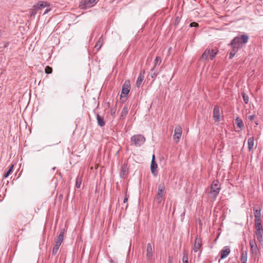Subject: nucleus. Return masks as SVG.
<instances>
[{
    "instance_id": "nucleus-41",
    "label": "nucleus",
    "mask_w": 263,
    "mask_h": 263,
    "mask_svg": "<svg viewBox=\"0 0 263 263\" xmlns=\"http://www.w3.org/2000/svg\"><path fill=\"white\" fill-rule=\"evenodd\" d=\"M198 24L196 22H192L190 24V27H197L198 26Z\"/></svg>"
},
{
    "instance_id": "nucleus-44",
    "label": "nucleus",
    "mask_w": 263,
    "mask_h": 263,
    "mask_svg": "<svg viewBox=\"0 0 263 263\" xmlns=\"http://www.w3.org/2000/svg\"><path fill=\"white\" fill-rule=\"evenodd\" d=\"M8 45H9V42H4V44H3V48H7L8 47Z\"/></svg>"
},
{
    "instance_id": "nucleus-46",
    "label": "nucleus",
    "mask_w": 263,
    "mask_h": 263,
    "mask_svg": "<svg viewBox=\"0 0 263 263\" xmlns=\"http://www.w3.org/2000/svg\"><path fill=\"white\" fill-rule=\"evenodd\" d=\"M51 10V9H47L44 12V14H45L47 13L48 12H49Z\"/></svg>"
},
{
    "instance_id": "nucleus-7",
    "label": "nucleus",
    "mask_w": 263,
    "mask_h": 263,
    "mask_svg": "<svg viewBox=\"0 0 263 263\" xmlns=\"http://www.w3.org/2000/svg\"><path fill=\"white\" fill-rule=\"evenodd\" d=\"M202 246V239L200 237H197L195 240L193 251L194 252H197L201 248Z\"/></svg>"
},
{
    "instance_id": "nucleus-1",
    "label": "nucleus",
    "mask_w": 263,
    "mask_h": 263,
    "mask_svg": "<svg viewBox=\"0 0 263 263\" xmlns=\"http://www.w3.org/2000/svg\"><path fill=\"white\" fill-rule=\"evenodd\" d=\"M220 190V185L217 180L214 181L211 185V191L209 193V197L213 200H215L219 194Z\"/></svg>"
},
{
    "instance_id": "nucleus-37",
    "label": "nucleus",
    "mask_w": 263,
    "mask_h": 263,
    "mask_svg": "<svg viewBox=\"0 0 263 263\" xmlns=\"http://www.w3.org/2000/svg\"><path fill=\"white\" fill-rule=\"evenodd\" d=\"M161 63V59L160 57H157L154 61V67L156 68V67L157 65H159Z\"/></svg>"
},
{
    "instance_id": "nucleus-8",
    "label": "nucleus",
    "mask_w": 263,
    "mask_h": 263,
    "mask_svg": "<svg viewBox=\"0 0 263 263\" xmlns=\"http://www.w3.org/2000/svg\"><path fill=\"white\" fill-rule=\"evenodd\" d=\"M220 116L219 107L218 105H215L213 109V118L214 120L215 121H219Z\"/></svg>"
},
{
    "instance_id": "nucleus-10",
    "label": "nucleus",
    "mask_w": 263,
    "mask_h": 263,
    "mask_svg": "<svg viewBox=\"0 0 263 263\" xmlns=\"http://www.w3.org/2000/svg\"><path fill=\"white\" fill-rule=\"evenodd\" d=\"M230 253V248L228 247H224L220 252V258L221 259L226 258Z\"/></svg>"
},
{
    "instance_id": "nucleus-38",
    "label": "nucleus",
    "mask_w": 263,
    "mask_h": 263,
    "mask_svg": "<svg viewBox=\"0 0 263 263\" xmlns=\"http://www.w3.org/2000/svg\"><path fill=\"white\" fill-rule=\"evenodd\" d=\"M241 95L243 98V101L246 104H248L249 101V98L248 96L243 92H242Z\"/></svg>"
},
{
    "instance_id": "nucleus-36",
    "label": "nucleus",
    "mask_w": 263,
    "mask_h": 263,
    "mask_svg": "<svg viewBox=\"0 0 263 263\" xmlns=\"http://www.w3.org/2000/svg\"><path fill=\"white\" fill-rule=\"evenodd\" d=\"M128 107L126 105L124 106V107H123V108L122 109V110L121 111V116L123 117H125L128 113Z\"/></svg>"
},
{
    "instance_id": "nucleus-39",
    "label": "nucleus",
    "mask_w": 263,
    "mask_h": 263,
    "mask_svg": "<svg viewBox=\"0 0 263 263\" xmlns=\"http://www.w3.org/2000/svg\"><path fill=\"white\" fill-rule=\"evenodd\" d=\"M163 196L156 195L155 200L158 203H160L162 201Z\"/></svg>"
},
{
    "instance_id": "nucleus-43",
    "label": "nucleus",
    "mask_w": 263,
    "mask_h": 263,
    "mask_svg": "<svg viewBox=\"0 0 263 263\" xmlns=\"http://www.w3.org/2000/svg\"><path fill=\"white\" fill-rule=\"evenodd\" d=\"M128 197H129V196H128V195H127L126 194V195H125V198H124V200H123V202H124V203L127 202V201H128Z\"/></svg>"
},
{
    "instance_id": "nucleus-13",
    "label": "nucleus",
    "mask_w": 263,
    "mask_h": 263,
    "mask_svg": "<svg viewBox=\"0 0 263 263\" xmlns=\"http://www.w3.org/2000/svg\"><path fill=\"white\" fill-rule=\"evenodd\" d=\"M65 234V229H62L60 230V234L58 236L57 240H55V243L61 245L64 240V237Z\"/></svg>"
},
{
    "instance_id": "nucleus-4",
    "label": "nucleus",
    "mask_w": 263,
    "mask_h": 263,
    "mask_svg": "<svg viewBox=\"0 0 263 263\" xmlns=\"http://www.w3.org/2000/svg\"><path fill=\"white\" fill-rule=\"evenodd\" d=\"M130 89V84L129 80H126L122 85V91L121 97H122V95L126 96L128 94Z\"/></svg>"
},
{
    "instance_id": "nucleus-21",
    "label": "nucleus",
    "mask_w": 263,
    "mask_h": 263,
    "mask_svg": "<svg viewBox=\"0 0 263 263\" xmlns=\"http://www.w3.org/2000/svg\"><path fill=\"white\" fill-rule=\"evenodd\" d=\"M240 260L241 263H246L247 261V252L243 251L241 252Z\"/></svg>"
},
{
    "instance_id": "nucleus-45",
    "label": "nucleus",
    "mask_w": 263,
    "mask_h": 263,
    "mask_svg": "<svg viewBox=\"0 0 263 263\" xmlns=\"http://www.w3.org/2000/svg\"><path fill=\"white\" fill-rule=\"evenodd\" d=\"M167 263H173V260L171 257H169Z\"/></svg>"
},
{
    "instance_id": "nucleus-35",
    "label": "nucleus",
    "mask_w": 263,
    "mask_h": 263,
    "mask_svg": "<svg viewBox=\"0 0 263 263\" xmlns=\"http://www.w3.org/2000/svg\"><path fill=\"white\" fill-rule=\"evenodd\" d=\"M182 262H183V263H189L188 254H187V253L185 251L183 252V254Z\"/></svg>"
},
{
    "instance_id": "nucleus-27",
    "label": "nucleus",
    "mask_w": 263,
    "mask_h": 263,
    "mask_svg": "<svg viewBox=\"0 0 263 263\" xmlns=\"http://www.w3.org/2000/svg\"><path fill=\"white\" fill-rule=\"evenodd\" d=\"M97 2V0H85V4L86 7H90L93 6Z\"/></svg>"
},
{
    "instance_id": "nucleus-22",
    "label": "nucleus",
    "mask_w": 263,
    "mask_h": 263,
    "mask_svg": "<svg viewBox=\"0 0 263 263\" xmlns=\"http://www.w3.org/2000/svg\"><path fill=\"white\" fill-rule=\"evenodd\" d=\"M218 52V50L217 49H210V59L211 60H212L214 59V58L217 55V53Z\"/></svg>"
},
{
    "instance_id": "nucleus-16",
    "label": "nucleus",
    "mask_w": 263,
    "mask_h": 263,
    "mask_svg": "<svg viewBox=\"0 0 263 263\" xmlns=\"http://www.w3.org/2000/svg\"><path fill=\"white\" fill-rule=\"evenodd\" d=\"M165 191V186L164 183H161L158 186V193L157 195L163 196Z\"/></svg>"
},
{
    "instance_id": "nucleus-29",
    "label": "nucleus",
    "mask_w": 263,
    "mask_h": 263,
    "mask_svg": "<svg viewBox=\"0 0 263 263\" xmlns=\"http://www.w3.org/2000/svg\"><path fill=\"white\" fill-rule=\"evenodd\" d=\"M210 49L207 48L205 50L204 52L201 55V59L202 60L203 59H207L209 55H210Z\"/></svg>"
},
{
    "instance_id": "nucleus-33",
    "label": "nucleus",
    "mask_w": 263,
    "mask_h": 263,
    "mask_svg": "<svg viewBox=\"0 0 263 263\" xmlns=\"http://www.w3.org/2000/svg\"><path fill=\"white\" fill-rule=\"evenodd\" d=\"M37 10L35 7L33 6V8L29 10V15L31 17L34 16L37 13Z\"/></svg>"
},
{
    "instance_id": "nucleus-25",
    "label": "nucleus",
    "mask_w": 263,
    "mask_h": 263,
    "mask_svg": "<svg viewBox=\"0 0 263 263\" xmlns=\"http://www.w3.org/2000/svg\"><path fill=\"white\" fill-rule=\"evenodd\" d=\"M82 181V176L78 175L76 179V186L77 188H80Z\"/></svg>"
},
{
    "instance_id": "nucleus-5",
    "label": "nucleus",
    "mask_w": 263,
    "mask_h": 263,
    "mask_svg": "<svg viewBox=\"0 0 263 263\" xmlns=\"http://www.w3.org/2000/svg\"><path fill=\"white\" fill-rule=\"evenodd\" d=\"M250 246L251 248V252L253 255H256L259 253V250L255 240H250Z\"/></svg>"
},
{
    "instance_id": "nucleus-20",
    "label": "nucleus",
    "mask_w": 263,
    "mask_h": 263,
    "mask_svg": "<svg viewBox=\"0 0 263 263\" xmlns=\"http://www.w3.org/2000/svg\"><path fill=\"white\" fill-rule=\"evenodd\" d=\"M235 123L240 129H242L244 126L242 120L239 117H237L235 119Z\"/></svg>"
},
{
    "instance_id": "nucleus-2",
    "label": "nucleus",
    "mask_w": 263,
    "mask_h": 263,
    "mask_svg": "<svg viewBox=\"0 0 263 263\" xmlns=\"http://www.w3.org/2000/svg\"><path fill=\"white\" fill-rule=\"evenodd\" d=\"M145 141L144 137L141 135H135L131 137V143L136 146H140Z\"/></svg>"
},
{
    "instance_id": "nucleus-34",
    "label": "nucleus",
    "mask_w": 263,
    "mask_h": 263,
    "mask_svg": "<svg viewBox=\"0 0 263 263\" xmlns=\"http://www.w3.org/2000/svg\"><path fill=\"white\" fill-rule=\"evenodd\" d=\"M144 76H142V74L140 73L137 79V82H136V85L138 87L140 86V85L141 84V83L143 80Z\"/></svg>"
},
{
    "instance_id": "nucleus-24",
    "label": "nucleus",
    "mask_w": 263,
    "mask_h": 263,
    "mask_svg": "<svg viewBox=\"0 0 263 263\" xmlns=\"http://www.w3.org/2000/svg\"><path fill=\"white\" fill-rule=\"evenodd\" d=\"M232 50L230 51V53H229V59H232L234 56L235 55V54H236V53L237 52L239 48H237V47H232Z\"/></svg>"
},
{
    "instance_id": "nucleus-14",
    "label": "nucleus",
    "mask_w": 263,
    "mask_h": 263,
    "mask_svg": "<svg viewBox=\"0 0 263 263\" xmlns=\"http://www.w3.org/2000/svg\"><path fill=\"white\" fill-rule=\"evenodd\" d=\"M50 4L46 2H42L41 4L38 3L36 5H34V7H35L37 10H41L46 7H48Z\"/></svg>"
},
{
    "instance_id": "nucleus-31",
    "label": "nucleus",
    "mask_w": 263,
    "mask_h": 263,
    "mask_svg": "<svg viewBox=\"0 0 263 263\" xmlns=\"http://www.w3.org/2000/svg\"><path fill=\"white\" fill-rule=\"evenodd\" d=\"M254 214L255 216V219H260L261 218V213L260 210L254 209Z\"/></svg>"
},
{
    "instance_id": "nucleus-11",
    "label": "nucleus",
    "mask_w": 263,
    "mask_h": 263,
    "mask_svg": "<svg viewBox=\"0 0 263 263\" xmlns=\"http://www.w3.org/2000/svg\"><path fill=\"white\" fill-rule=\"evenodd\" d=\"M241 42L239 40L238 36H236L234 37L230 43L229 45L231 47H237V48H239L241 46Z\"/></svg>"
},
{
    "instance_id": "nucleus-23",
    "label": "nucleus",
    "mask_w": 263,
    "mask_h": 263,
    "mask_svg": "<svg viewBox=\"0 0 263 263\" xmlns=\"http://www.w3.org/2000/svg\"><path fill=\"white\" fill-rule=\"evenodd\" d=\"M255 230L262 229L261 219H255Z\"/></svg>"
},
{
    "instance_id": "nucleus-49",
    "label": "nucleus",
    "mask_w": 263,
    "mask_h": 263,
    "mask_svg": "<svg viewBox=\"0 0 263 263\" xmlns=\"http://www.w3.org/2000/svg\"><path fill=\"white\" fill-rule=\"evenodd\" d=\"M114 114H115V111H111V115H113Z\"/></svg>"
},
{
    "instance_id": "nucleus-28",
    "label": "nucleus",
    "mask_w": 263,
    "mask_h": 263,
    "mask_svg": "<svg viewBox=\"0 0 263 263\" xmlns=\"http://www.w3.org/2000/svg\"><path fill=\"white\" fill-rule=\"evenodd\" d=\"M158 74V71L155 70V68L154 67L151 69L149 76L151 77V78L155 79L157 76Z\"/></svg>"
},
{
    "instance_id": "nucleus-26",
    "label": "nucleus",
    "mask_w": 263,
    "mask_h": 263,
    "mask_svg": "<svg viewBox=\"0 0 263 263\" xmlns=\"http://www.w3.org/2000/svg\"><path fill=\"white\" fill-rule=\"evenodd\" d=\"M13 168V165L11 164L8 170L4 173L3 177L4 178H7L12 173Z\"/></svg>"
},
{
    "instance_id": "nucleus-40",
    "label": "nucleus",
    "mask_w": 263,
    "mask_h": 263,
    "mask_svg": "<svg viewBox=\"0 0 263 263\" xmlns=\"http://www.w3.org/2000/svg\"><path fill=\"white\" fill-rule=\"evenodd\" d=\"M45 73L47 74H50L52 72V69L49 66L46 67L45 69Z\"/></svg>"
},
{
    "instance_id": "nucleus-3",
    "label": "nucleus",
    "mask_w": 263,
    "mask_h": 263,
    "mask_svg": "<svg viewBox=\"0 0 263 263\" xmlns=\"http://www.w3.org/2000/svg\"><path fill=\"white\" fill-rule=\"evenodd\" d=\"M182 128L180 126H177L176 127L175 130H174V140L176 143H177L182 135Z\"/></svg>"
},
{
    "instance_id": "nucleus-15",
    "label": "nucleus",
    "mask_w": 263,
    "mask_h": 263,
    "mask_svg": "<svg viewBox=\"0 0 263 263\" xmlns=\"http://www.w3.org/2000/svg\"><path fill=\"white\" fill-rule=\"evenodd\" d=\"M104 38L102 35L99 38L98 41L97 42V43H96V44L95 46V48L96 49L97 51H98L101 48V46H102V45L104 43Z\"/></svg>"
},
{
    "instance_id": "nucleus-18",
    "label": "nucleus",
    "mask_w": 263,
    "mask_h": 263,
    "mask_svg": "<svg viewBox=\"0 0 263 263\" xmlns=\"http://www.w3.org/2000/svg\"><path fill=\"white\" fill-rule=\"evenodd\" d=\"M97 120L98 124L100 126L102 127L105 125V122L104 120L103 117H101V116H100L98 114L97 115Z\"/></svg>"
},
{
    "instance_id": "nucleus-32",
    "label": "nucleus",
    "mask_w": 263,
    "mask_h": 263,
    "mask_svg": "<svg viewBox=\"0 0 263 263\" xmlns=\"http://www.w3.org/2000/svg\"><path fill=\"white\" fill-rule=\"evenodd\" d=\"M60 246H61V245H59V244H58L56 243H55V245H54V246L53 247L52 251V255H54L57 253Z\"/></svg>"
},
{
    "instance_id": "nucleus-12",
    "label": "nucleus",
    "mask_w": 263,
    "mask_h": 263,
    "mask_svg": "<svg viewBox=\"0 0 263 263\" xmlns=\"http://www.w3.org/2000/svg\"><path fill=\"white\" fill-rule=\"evenodd\" d=\"M255 233L258 241L262 243L263 242V229L256 230Z\"/></svg>"
},
{
    "instance_id": "nucleus-17",
    "label": "nucleus",
    "mask_w": 263,
    "mask_h": 263,
    "mask_svg": "<svg viewBox=\"0 0 263 263\" xmlns=\"http://www.w3.org/2000/svg\"><path fill=\"white\" fill-rule=\"evenodd\" d=\"M248 149L249 151H251L254 145V138L253 137H250L248 140Z\"/></svg>"
},
{
    "instance_id": "nucleus-9",
    "label": "nucleus",
    "mask_w": 263,
    "mask_h": 263,
    "mask_svg": "<svg viewBox=\"0 0 263 263\" xmlns=\"http://www.w3.org/2000/svg\"><path fill=\"white\" fill-rule=\"evenodd\" d=\"M157 164L155 161V156L153 155V159L151 162V170L152 173L154 175L156 176L157 174Z\"/></svg>"
},
{
    "instance_id": "nucleus-30",
    "label": "nucleus",
    "mask_w": 263,
    "mask_h": 263,
    "mask_svg": "<svg viewBox=\"0 0 263 263\" xmlns=\"http://www.w3.org/2000/svg\"><path fill=\"white\" fill-rule=\"evenodd\" d=\"M127 171V166L126 165H123L122 166L121 172H120L121 177H123L124 176L126 175Z\"/></svg>"
},
{
    "instance_id": "nucleus-47",
    "label": "nucleus",
    "mask_w": 263,
    "mask_h": 263,
    "mask_svg": "<svg viewBox=\"0 0 263 263\" xmlns=\"http://www.w3.org/2000/svg\"><path fill=\"white\" fill-rule=\"evenodd\" d=\"M109 262L110 263H117V262H115L112 259H110V260H109Z\"/></svg>"
},
{
    "instance_id": "nucleus-19",
    "label": "nucleus",
    "mask_w": 263,
    "mask_h": 263,
    "mask_svg": "<svg viewBox=\"0 0 263 263\" xmlns=\"http://www.w3.org/2000/svg\"><path fill=\"white\" fill-rule=\"evenodd\" d=\"M239 40L241 44H246L248 42L249 40V36L247 34H242L240 36H238Z\"/></svg>"
},
{
    "instance_id": "nucleus-6",
    "label": "nucleus",
    "mask_w": 263,
    "mask_h": 263,
    "mask_svg": "<svg viewBox=\"0 0 263 263\" xmlns=\"http://www.w3.org/2000/svg\"><path fill=\"white\" fill-rule=\"evenodd\" d=\"M153 249L150 243H147L146 248V259L149 262L153 260Z\"/></svg>"
},
{
    "instance_id": "nucleus-42",
    "label": "nucleus",
    "mask_w": 263,
    "mask_h": 263,
    "mask_svg": "<svg viewBox=\"0 0 263 263\" xmlns=\"http://www.w3.org/2000/svg\"><path fill=\"white\" fill-rule=\"evenodd\" d=\"M248 118L249 120L252 121L254 120V119L255 118V115H253L249 116Z\"/></svg>"
},
{
    "instance_id": "nucleus-48",
    "label": "nucleus",
    "mask_w": 263,
    "mask_h": 263,
    "mask_svg": "<svg viewBox=\"0 0 263 263\" xmlns=\"http://www.w3.org/2000/svg\"><path fill=\"white\" fill-rule=\"evenodd\" d=\"M2 34V31L1 30H0V36H1Z\"/></svg>"
}]
</instances>
